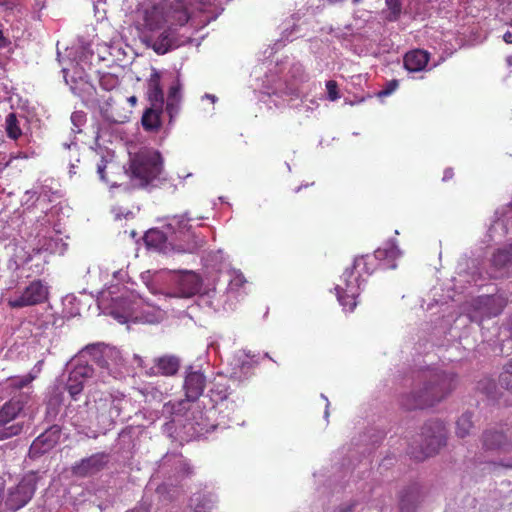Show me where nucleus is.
Masks as SVG:
<instances>
[{"label": "nucleus", "mask_w": 512, "mask_h": 512, "mask_svg": "<svg viewBox=\"0 0 512 512\" xmlns=\"http://www.w3.org/2000/svg\"><path fill=\"white\" fill-rule=\"evenodd\" d=\"M15 418H0V440L7 439L20 433L21 426L13 423Z\"/></svg>", "instance_id": "bb28decb"}, {"label": "nucleus", "mask_w": 512, "mask_h": 512, "mask_svg": "<svg viewBox=\"0 0 512 512\" xmlns=\"http://www.w3.org/2000/svg\"><path fill=\"white\" fill-rule=\"evenodd\" d=\"M197 418H184V423H180L184 429H188V432H184L181 434L177 433V436L182 440L189 441L193 438L201 436L204 432L203 429H195V425H200L199 422L196 421ZM201 421L206 420L207 418H199Z\"/></svg>", "instance_id": "a878e982"}, {"label": "nucleus", "mask_w": 512, "mask_h": 512, "mask_svg": "<svg viewBox=\"0 0 512 512\" xmlns=\"http://www.w3.org/2000/svg\"><path fill=\"white\" fill-rule=\"evenodd\" d=\"M246 282V279L244 277L243 274L241 273H238V274H235L234 277L230 280V287L232 289H238L240 287H242Z\"/></svg>", "instance_id": "a19ab883"}, {"label": "nucleus", "mask_w": 512, "mask_h": 512, "mask_svg": "<svg viewBox=\"0 0 512 512\" xmlns=\"http://www.w3.org/2000/svg\"><path fill=\"white\" fill-rule=\"evenodd\" d=\"M420 500L419 490L409 486L402 490L399 499L400 512H414Z\"/></svg>", "instance_id": "4be33fe9"}, {"label": "nucleus", "mask_w": 512, "mask_h": 512, "mask_svg": "<svg viewBox=\"0 0 512 512\" xmlns=\"http://www.w3.org/2000/svg\"><path fill=\"white\" fill-rule=\"evenodd\" d=\"M401 251L394 241L386 242L383 247L378 248L374 251L373 256H375L376 261L380 269H395L396 268V259L400 257Z\"/></svg>", "instance_id": "ddd939ff"}, {"label": "nucleus", "mask_w": 512, "mask_h": 512, "mask_svg": "<svg viewBox=\"0 0 512 512\" xmlns=\"http://www.w3.org/2000/svg\"><path fill=\"white\" fill-rule=\"evenodd\" d=\"M2 37H3V33H2V31H0V38H2Z\"/></svg>", "instance_id": "4d7b16f0"}, {"label": "nucleus", "mask_w": 512, "mask_h": 512, "mask_svg": "<svg viewBox=\"0 0 512 512\" xmlns=\"http://www.w3.org/2000/svg\"><path fill=\"white\" fill-rule=\"evenodd\" d=\"M206 383V377L200 370H193L192 368H190L186 372L183 384L185 396L189 397L192 400L198 401L200 396L204 392Z\"/></svg>", "instance_id": "9d476101"}, {"label": "nucleus", "mask_w": 512, "mask_h": 512, "mask_svg": "<svg viewBox=\"0 0 512 512\" xmlns=\"http://www.w3.org/2000/svg\"><path fill=\"white\" fill-rule=\"evenodd\" d=\"M498 381L503 388L512 393V358L503 366Z\"/></svg>", "instance_id": "2f4dec72"}, {"label": "nucleus", "mask_w": 512, "mask_h": 512, "mask_svg": "<svg viewBox=\"0 0 512 512\" xmlns=\"http://www.w3.org/2000/svg\"><path fill=\"white\" fill-rule=\"evenodd\" d=\"M107 160L101 158L100 162L97 164V173L100 179L106 183H110L111 181L107 178L105 174V169L107 168Z\"/></svg>", "instance_id": "ea45409f"}, {"label": "nucleus", "mask_w": 512, "mask_h": 512, "mask_svg": "<svg viewBox=\"0 0 512 512\" xmlns=\"http://www.w3.org/2000/svg\"><path fill=\"white\" fill-rule=\"evenodd\" d=\"M361 1H362V0H353V2H354L355 4H357V3L361 2Z\"/></svg>", "instance_id": "864d4df0"}, {"label": "nucleus", "mask_w": 512, "mask_h": 512, "mask_svg": "<svg viewBox=\"0 0 512 512\" xmlns=\"http://www.w3.org/2000/svg\"><path fill=\"white\" fill-rule=\"evenodd\" d=\"M477 309L487 318L498 316L505 306L507 300L501 295H484L476 300Z\"/></svg>", "instance_id": "f8f14e48"}, {"label": "nucleus", "mask_w": 512, "mask_h": 512, "mask_svg": "<svg viewBox=\"0 0 512 512\" xmlns=\"http://www.w3.org/2000/svg\"><path fill=\"white\" fill-rule=\"evenodd\" d=\"M57 213L53 210L45 213L42 219L37 220V244L34 252L37 254L58 252L62 246L60 224L56 221Z\"/></svg>", "instance_id": "39448f33"}, {"label": "nucleus", "mask_w": 512, "mask_h": 512, "mask_svg": "<svg viewBox=\"0 0 512 512\" xmlns=\"http://www.w3.org/2000/svg\"><path fill=\"white\" fill-rule=\"evenodd\" d=\"M341 512H351V510H350V509H347V510H343V511H341Z\"/></svg>", "instance_id": "6e6d98bb"}, {"label": "nucleus", "mask_w": 512, "mask_h": 512, "mask_svg": "<svg viewBox=\"0 0 512 512\" xmlns=\"http://www.w3.org/2000/svg\"><path fill=\"white\" fill-rule=\"evenodd\" d=\"M378 269L380 267L373 254L355 258L352 266L345 269L335 288L344 311L352 312L355 309L362 283Z\"/></svg>", "instance_id": "7ed1b4c3"}, {"label": "nucleus", "mask_w": 512, "mask_h": 512, "mask_svg": "<svg viewBox=\"0 0 512 512\" xmlns=\"http://www.w3.org/2000/svg\"><path fill=\"white\" fill-rule=\"evenodd\" d=\"M49 296V287L46 283L42 281H34V306L37 304H46L44 308V312L41 316L37 317L36 322H34V326L36 325L38 329L44 330L49 326L55 324L54 314L52 313V307L47 304Z\"/></svg>", "instance_id": "0eeeda50"}, {"label": "nucleus", "mask_w": 512, "mask_h": 512, "mask_svg": "<svg viewBox=\"0 0 512 512\" xmlns=\"http://www.w3.org/2000/svg\"><path fill=\"white\" fill-rule=\"evenodd\" d=\"M163 170L161 154L150 148H143L130 157L128 173L139 187H146L156 180Z\"/></svg>", "instance_id": "20e7f679"}, {"label": "nucleus", "mask_w": 512, "mask_h": 512, "mask_svg": "<svg viewBox=\"0 0 512 512\" xmlns=\"http://www.w3.org/2000/svg\"><path fill=\"white\" fill-rule=\"evenodd\" d=\"M32 497V479L25 476L19 484L11 489L4 501L5 512H15L25 506Z\"/></svg>", "instance_id": "6e6552de"}, {"label": "nucleus", "mask_w": 512, "mask_h": 512, "mask_svg": "<svg viewBox=\"0 0 512 512\" xmlns=\"http://www.w3.org/2000/svg\"><path fill=\"white\" fill-rule=\"evenodd\" d=\"M201 288V278L196 273L187 272L179 279L176 296L190 298L199 293Z\"/></svg>", "instance_id": "2eb2a0df"}, {"label": "nucleus", "mask_w": 512, "mask_h": 512, "mask_svg": "<svg viewBox=\"0 0 512 512\" xmlns=\"http://www.w3.org/2000/svg\"><path fill=\"white\" fill-rule=\"evenodd\" d=\"M104 456L100 454L92 455L82 459L73 466V473L76 476L86 477L99 472L105 465Z\"/></svg>", "instance_id": "dca6fc26"}, {"label": "nucleus", "mask_w": 512, "mask_h": 512, "mask_svg": "<svg viewBox=\"0 0 512 512\" xmlns=\"http://www.w3.org/2000/svg\"><path fill=\"white\" fill-rule=\"evenodd\" d=\"M196 403V400H192L185 396L184 399L169 401L166 403L164 405V413H168L170 416H185Z\"/></svg>", "instance_id": "5701e85b"}, {"label": "nucleus", "mask_w": 512, "mask_h": 512, "mask_svg": "<svg viewBox=\"0 0 512 512\" xmlns=\"http://www.w3.org/2000/svg\"><path fill=\"white\" fill-rule=\"evenodd\" d=\"M7 135L12 139H17L21 135V130L17 125V118L14 113H10L6 118Z\"/></svg>", "instance_id": "473e14b6"}, {"label": "nucleus", "mask_w": 512, "mask_h": 512, "mask_svg": "<svg viewBox=\"0 0 512 512\" xmlns=\"http://www.w3.org/2000/svg\"><path fill=\"white\" fill-rule=\"evenodd\" d=\"M23 398L22 394L12 397L2 407L0 416H20L25 413V405L27 402H24Z\"/></svg>", "instance_id": "b1692460"}, {"label": "nucleus", "mask_w": 512, "mask_h": 512, "mask_svg": "<svg viewBox=\"0 0 512 512\" xmlns=\"http://www.w3.org/2000/svg\"><path fill=\"white\" fill-rule=\"evenodd\" d=\"M412 391L398 397V404L405 412L423 411L434 408L456 390L459 376L452 371L440 368H427L419 371Z\"/></svg>", "instance_id": "f257e3e1"}, {"label": "nucleus", "mask_w": 512, "mask_h": 512, "mask_svg": "<svg viewBox=\"0 0 512 512\" xmlns=\"http://www.w3.org/2000/svg\"><path fill=\"white\" fill-rule=\"evenodd\" d=\"M8 305L11 308H23L26 306H31L32 305V288H31V286H27L25 288V291L21 295L10 298L8 300Z\"/></svg>", "instance_id": "c756f323"}, {"label": "nucleus", "mask_w": 512, "mask_h": 512, "mask_svg": "<svg viewBox=\"0 0 512 512\" xmlns=\"http://www.w3.org/2000/svg\"><path fill=\"white\" fill-rule=\"evenodd\" d=\"M430 54L422 49H414L404 56V67L410 72H419L426 68Z\"/></svg>", "instance_id": "a211bd4d"}, {"label": "nucleus", "mask_w": 512, "mask_h": 512, "mask_svg": "<svg viewBox=\"0 0 512 512\" xmlns=\"http://www.w3.org/2000/svg\"><path fill=\"white\" fill-rule=\"evenodd\" d=\"M0 512H5L4 493L1 488H0Z\"/></svg>", "instance_id": "de8ad7c7"}, {"label": "nucleus", "mask_w": 512, "mask_h": 512, "mask_svg": "<svg viewBox=\"0 0 512 512\" xmlns=\"http://www.w3.org/2000/svg\"><path fill=\"white\" fill-rule=\"evenodd\" d=\"M483 445L489 450H508L511 443L502 431H486L483 435Z\"/></svg>", "instance_id": "412c9836"}, {"label": "nucleus", "mask_w": 512, "mask_h": 512, "mask_svg": "<svg viewBox=\"0 0 512 512\" xmlns=\"http://www.w3.org/2000/svg\"><path fill=\"white\" fill-rule=\"evenodd\" d=\"M165 13L169 27L184 26L191 17L185 0H174L165 7Z\"/></svg>", "instance_id": "9b49d317"}, {"label": "nucleus", "mask_w": 512, "mask_h": 512, "mask_svg": "<svg viewBox=\"0 0 512 512\" xmlns=\"http://www.w3.org/2000/svg\"><path fill=\"white\" fill-rule=\"evenodd\" d=\"M454 173L453 170L448 168L444 171L443 180L447 181L453 177Z\"/></svg>", "instance_id": "49530a36"}, {"label": "nucleus", "mask_w": 512, "mask_h": 512, "mask_svg": "<svg viewBox=\"0 0 512 512\" xmlns=\"http://www.w3.org/2000/svg\"><path fill=\"white\" fill-rule=\"evenodd\" d=\"M491 262L496 268H503L512 262L511 244L503 249H498L492 256Z\"/></svg>", "instance_id": "c85d7f7f"}, {"label": "nucleus", "mask_w": 512, "mask_h": 512, "mask_svg": "<svg viewBox=\"0 0 512 512\" xmlns=\"http://www.w3.org/2000/svg\"><path fill=\"white\" fill-rule=\"evenodd\" d=\"M163 109L150 107L148 108L141 119L142 126L147 131H155L161 126L160 114Z\"/></svg>", "instance_id": "393cba45"}, {"label": "nucleus", "mask_w": 512, "mask_h": 512, "mask_svg": "<svg viewBox=\"0 0 512 512\" xmlns=\"http://www.w3.org/2000/svg\"><path fill=\"white\" fill-rule=\"evenodd\" d=\"M129 102H131L133 105L137 102V98L135 96H131L129 99Z\"/></svg>", "instance_id": "3c124183"}, {"label": "nucleus", "mask_w": 512, "mask_h": 512, "mask_svg": "<svg viewBox=\"0 0 512 512\" xmlns=\"http://www.w3.org/2000/svg\"><path fill=\"white\" fill-rule=\"evenodd\" d=\"M123 404H127V401L124 399H112L109 409L110 416H119L123 410Z\"/></svg>", "instance_id": "4c0bfd02"}, {"label": "nucleus", "mask_w": 512, "mask_h": 512, "mask_svg": "<svg viewBox=\"0 0 512 512\" xmlns=\"http://www.w3.org/2000/svg\"><path fill=\"white\" fill-rule=\"evenodd\" d=\"M322 397H323V398L325 399V401L327 402V403H326V409H325V416H328V415H329V411H328L329 402L327 401V398H326V397H324L323 395H322Z\"/></svg>", "instance_id": "8fccbe9b"}, {"label": "nucleus", "mask_w": 512, "mask_h": 512, "mask_svg": "<svg viewBox=\"0 0 512 512\" xmlns=\"http://www.w3.org/2000/svg\"><path fill=\"white\" fill-rule=\"evenodd\" d=\"M164 24H167L164 6L156 4L145 10L144 25L148 30H159Z\"/></svg>", "instance_id": "f3484780"}, {"label": "nucleus", "mask_w": 512, "mask_h": 512, "mask_svg": "<svg viewBox=\"0 0 512 512\" xmlns=\"http://www.w3.org/2000/svg\"><path fill=\"white\" fill-rule=\"evenodd\" d=\"M180 90H181V85H180V83H179V82L175 83L174 85H172V86L169 88V92H168V97H167V98H172V99H179V100H181Z\"/></svg>", "instance_id": "37998d69"}, {"label": "nucleus", "mask_w": 512, "mask_h": 512, "mask_svg": "<svg viewBox=\"0 0 512 512\" xmlns=\"http://www.w3.org/2000/svg\"><path fill=\"white\" fill-rule=\"evenodd\" d=\"M134 361L137 363V365L139 367H141V368L144 367V360H143V358L141 356L135 354L134 355Z\"/></svg>", "instance_id": "09e8293b"}, {"label": "nucleus", "mask_w": 512, "mask_h": 512, "mask_svg": "<svg viewBox=\"0 0 512 512\" xmlns=\"http://www.w3.org/2000/svg\"><path fill=\"white\" fill-rule=\"evenodd\" d=\"M72 122L77 125L85 120V114L83 112H74L71 115Z\"/></svg>", "instance_id": "c03bdc74"}, {"label": "nucleus", "mask_w": 512, "mask_h": 512, "mask_svg": "<svg viewBox=\"0 0 512 512\" xmlns=\"http://www.w3.org/2000/svg\"><path fill=\"white\" fill-rule=\"evenodd\" d=\"M385 3L389 10V15L387 16V19L389 21H396L399 18L402 11L401 0H386Z\"/></svg>", "instance_id": "72a5a7b5"}, {"label": "nucleus", "mask_w": 512, "mask_h": 512, "mask_svg": "<svg viewBox=\"0 0 512 512\" xmlns=\"http://www.w3.org/2000/svg\"><path fill=\"white\" fill-rule=\"evenodd\" d=\"M160 74L154 71L148 80V99L152 107L163 109L164 93L161 87Z\"/></svg>", "instance_id": "6ab92c4d"}, {"label": "nucleus", "mask_w": 512, "mask_h": 512, "mask_svg": "<svg viewBox=\"0 0 512 512\" xmlns=\"http://www.w3.org/2000/svg\"><path fill=\"white\" fill-rule=\"evenodd\" d=\"M503 40L507 44H512V31H507L503 35Z\"/></svg>", "instance_id": "a18cd8bd"}, {"label": "nucleus", "mask_w": 512, "mask_h": 512, "mask_svg": "<svg viewBox=\"0 0 512 512\" xmlns=\"http://www.w3.org/2000/svg\"><path fill=\"white\" fill-rule=\"evenodd\" d=\"M477 389L490 399H496L498 393L497 385L492 378L484 377L477 384Z\"/></svg>", "instance_id": "7c9ffc66"}, {"label": "nucleus", "mask_w": 512, "mask_h": 512, "mask_svg": "<svg viewBox=\"0 0 512 512\" xmlns=\"http://www.w3.org/2000/svg\"><path fill=\"white\" fill-rule=\"evenodd\" d=\"M61 437L58 425H52L34 439V455L44 454L52 449Z\"/></svg>", "instance_id": "4468645a"}, {"label": "nucleus", "mask_w": 512, "mask_h": 512, "mask_svg": "<svg viewBox=\"0 0 512 512\" xmlns=\"http://www.w3.org/2000/svg\"><path fill=\"white\" fill-rule=\"evenodd\" d=\"M173 46L169 31H163L152 44V49L159 55L167 53Z\"/></svg>", "instance_id": "cd10ccee"}, {"label": "nucleus", "mask_w": 512, "mask_h": 512, "mask_svg": "<svg viewBox=\"0 0 512 512\" xmlns=\"http://www.w3.org/2000/svg\"><path fill=\"white\" fill-rule=\"evenodd\" d=\"M180 367L178 358L174 356H162L155 360V368H151L150 375L161 374L164 376L175 375Z\"/></svg>", "instance_id": "aec40b11"}, {"label": "nucleus", "mask_w": 512, "mask_h": 512, "mask_svg": "<svg viewBox=\"0 0 512 512\" xmlns=\"http://www.w3.org/2000/svg\"><path fill=\"white\" fill-rule=\"evenodd\" d=\"M192 220L187 212L172 216L166 225L171 233L170 239L163 231L150 229L144 235V242L147 247L163 253H194L204 246L205 241L191 231L189 222Z\"/></svg>", "instance_id": "f03ea898"}, {"label": "nucleus", "mask_w": 512, "mask_h": 512, "mask_svg": "<svg viewBox=\"0 0 512 512\" xmlns=\"http://www.w3.org/2000/svg\"><path fill=\"white\" fill-rule=\"evenodd\" d=\"M32 381V375L29 373L23 379H11L10 385L16 388H22Z\"/></svg>", "instance_id": "79ce46f5"}, {"label": "nucleus", "mask_w": 512, "mask_h": 512, "mask_svg": "<svg viewBox=\"0 0 512 512\" xmlns=\"http://www.w3.org/2000/svg\"><path fill=\"white\" fill-rule=\"evenodd\" d=\"M421 438L420 451H411V455L417 460H424L437 454L446 445V429L439 420L431 421L423 427Z\"/></svg>", "instance_id": "423d86ee"}, {"label": "nucleus", "mask_w": 512, "mask_h": 512, "mask_svg": "<svg viewBox=\"0 0 512 512\" xmlns=\"http://www.w3.org/2000/svg\"><path fill=\"white\" fill-rule=\"evenodd\" d=\"M32 455V445H30L28 449V456L30 457Z\"/></svg>", "instance_id": "603ef678"}, {"label": "nucleus", "mask_w": 512, "mask_h": 512, "mask_svg": "<svg viewBox=\"0 0 512 512\" xmlns=\"http://www.w3.org/2000/svg\"><path fill=\"white\" fill-rule=\"evenodd\" d=\"M180 101L179 99L167 98L166 102V112L170 117V121L178 114L180 109Z\"/></svg>", "instance_id": "c9c22d12"}, {"label": "nucleus", "mask_w": 512, "mask_h": 512, "mask_svg": "<svg viewBox=\"0 0 512 512\" xmlns=\"http://www.w3.org/2000/svg\"><path fill=\"white\" fill-rule=\"evenodd\" d=\"M326 89H327V98L330 101H336L340 98L339 91H338V84L334 80H329L326 82Z\"/></svg>", "instance_id": "e433bc0d"}, {"label": "nucleus", "mask_w": 512, "mask_h": 512, "mask_svg": "<svg viewBox=\"0 0 512 512\" xmlns=\"http://www.w3.org/2000/svg\"><path fill=\"white\" fill-rule=\"evenodd\" d=\"M399 86L398 80H391L388 81L385 85V87L379 92L380 97L389 96L392 94Z\"/></svg>", "instance_id": "58836bf2"}, {"label": "nucleus", "mask_w": 512, "mask_h": 512, "mask_svg": "<svg viewBox=\"0 0 512 512\" xmlns=\"http://www.w3.org/2000/svg\"><path fill=\"white\" fill-rule=\"evenodd\" d=\"M187 473H188V474H191V471H190V468H189V467H187Z\"/></svg>", "instance_id": "5fc2aeb1"}, {"label": "nucleus", "mask_w": 512, "mask_h": 512, "mask_svg": "<svg viewBox=\"0 0 512 512\" xmlns=\"http://www.w3.org/2000/svg\"><path fill=\"white\" fill-rule=\"evenodd\" d=\"M94 374V369L88 364L79 363L70 371L65 389L72 400L77 401L81 395L84 383Z\"/></svg>", "instance_id": "1a4fd4ad"}, {"label": "nucleus", "mask_w": 512, "mask_h": 512, "mask_svg": "<svg viewBox=\"0 0 512 512\" xmlns=\"http://www.w3.org/2000/svg\"><path fill=\"white\" fill-rule=\"evenodd\" d=\"M473 428V424L471 422V418H457L456 421V434L464 438L470 433V430Z\"/></svg>", "instance_id": "f704fd0d"}]
</instances>
